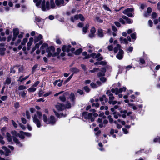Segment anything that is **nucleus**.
<instances>
[{
	"mask_svg": "<svg viewBox=\"0 0 160 160\" xmlns=\"http://www.w3.org/2000/svg\"><path fill=\"white\" fill-rule=\"evenodd\" d=\"M70 70L73 74L77 73L79 71V70L76 68H72L70 69Z\"/></svg>",
	"mask_w": 160,
	"mask_h": 160,
	"instance_id": "20",
	"label": "nucleus"
},
{
	"mask_svg": "<svg viewBox=\"0 0 160 160\" xmlns=\"http://www.w3.org/2000/svg\"><path fill=\"white\" fill-rule=\"evenodd\" d=\"M157 17V14L156 13L153 12L152 14V18H155Z\"/></svg>",
	"mask_w": 160,
	"mask_h": 160,
	"instance_id": "60",
	"label": "nucleus"
},
{
	"mask_svg": "<svg viewBox=\"0 0 160 160\" xmlns=\"http://www.w3.org/2000/svg\"><path fill=\"white\" fill-rule=\"evenodd\" d=\"M2 149L5 150V155L6 156H8L9 155V153L11 152L10 150L8 149L6 147L3 146L2 147Z\"/></svg>",
	"mask_w": 160,
	"mask_h": 160,
	"instance_id": "17",
	"label": "nucleus"
},
{
	"mask_svg": "<svg viewBox=\"0 0 160 160\" xmlns=\"http://www.w3.org/2000/svg\"><path fill=\"white\" fill-rule=\"evenodd\" d=\"M95 58H97L96 60L98 61H101L103 59L102 57L101 56V54L99 53L97 54Z\"/></svg>",
	"mask_w": 160,
	"mask_h": 160,
	"instance_id": "21",
	"label": "nucleus"
},
{
	"mask_svg": "<svg viewBox=\"0 0 160 160\" xmlns=\"http://www.w3.org/2000/svg\"><path fill=\"white\" fill-rule=\"evenodd\" d=\"M99 100L100 101L102 102V105L104 104V102H102L103 100H104L106 102L108 101V99L105 95H103L101 97H100Z\"/></svg>",
	"mask_w": 160,
	"mask_h": 160,
	"instance_id": "11",
	"label": "nucleus"
},
{
	"mask_svg": "<svg viewBox=\"0 0 160 160\" xmlns=\"http://www.w3.org/2000/svg\"><path fill=\"white\" fill-rule=\"evenodd\" d=\"M33 2L36 3V6L37 7H40V5L41 3L42 0H33Z\"/></svg>",
	"mask_w": 160,
	"mask_h": 160,
	"instance_id": "25",
	"label": "nucleus"
},
{
	"mask_svg": "<svg viewBox=\"0 0 160 160\" xmlns=\"http://www.w3.org/2000/svg\"><path fill=\"white\" fill-rule=\"evenodd\" d=\"M153 141L154 142H159L160 143V138L158 137L154 139Z\"/></svg>",
	"mask_w": 160,
	"mask_h": 160,
	"instance_id": "56",
	"label": "nucleus"
},
{
	"mask_svg": "<svg viewBox=\"0 0 160 160\" xmlns=\"http://www.w3.org/2000/svg\"><path fill=\"white\" fill-rule=\"evenodd\" d=\"M147 12L148 13L150 14L152 12V9L150 7H148L147 10Z\"/></svg>",
	"mask_w": 160,
	"mask_h": 160,
	"instance_id": "61",
	"label": "nucleus"
},
{
	"mask_svg": "<svg viewBox=\"0 0 160 160\" xmlns=\"http://www.w3.org/2000/svg\"><path fill=\"white\" fill-rule=\"evenodd\" d=\"M18 69V67H14L12 68H11V73H14L16 72V69Z\"/></svg>",
	"mask_w": 160,
	"mask_h": 160,
	"instance_id": "37",
	"label": "nucleus"
},
{
	"mask_svg": "<svg viewBox=\"0 0 160 160\" xmlns=\"http://www.w3.org/2000/svg\"><path fill=\"white\" fill-rule=\"evenodd\" d=\"M53 111L55 113V115L58 118H60V117H65V115L63 114L62 113H61L60 114H59L55 110H53Z\"/></svg>",
	"mask_w": 160,
	"mask_h": 160,
	"instance_id": "28",
	"label": "nucleus"
},
{
	"mask_svg": "<svg viewBox=\"0 0 160 160\" xmlns=\"http://www.w3.org/2000/svg\"><path fill=\"white\" fill-rule=\"evenodd\" d=\"M8 98V97L6 96H2L0 98L3 101H5Z\"/></svg>",
	"mask_w": 160,
	"mask_h": 160,
	"instance_id": "62",
	"label": "nucleus"
},
{
	"mask_svg": "<svg viewBox=\"0 0 160 160\" xmlns=\"http://www.w3.org/2000/svg\"><path fill=\"white\" fill-rule=\"evenodd\" d=\"M98 34L99 37H103L104 36L103 30L101 29H99L98 31Z\"/></svg>",
	"mask_w": 160,
	"mask_h": 160,
	"instance_id": "18",
	"label": "nucleus"
},
{
	"mask_svg": "<svg viewBox=\"0 0 160 160\" xmlns=\"http://www.w3.org/2000/svg\"><path fill=\"white\" fill-rule=\"evenodd\" d=\"M123 51L122 49L120 50L116 57L119 60L122 59L123 57Z\"/></svg>",
	"mask_w": 160,
	"mask_h": 160,
	"instance_id": "12",
	"label": "nucleus"
},
{
	"mask_svg": "<svg viewBox=\"0 0 160 160\" xmlns=\"http://www.w3.org/2000/svg\"><path fill=\"white\" fill-rule=\"evenodd\" d=\"M97 76L99 77L104 76L105 75V73L101 71L100 72H98L97 73Z\"/></svg>",
	"mask_w": 160,
	"mask_h": 160,
	"instance_id": "42",
	"label": "nucleus"
},
{
	"mask_svg": "<svg viewBox=\"0 0 160 160\" xmlns=\"http://www.w3.org/2000/svg\"><path fill=\"white\" fill-rule=\"evenodd\" d=\"M22 132L23 133L24 135H25L28 137H30L31 136V134L29 133L24 132L22 131H20V133H22Z\"/></svg>",
	"mask_w": 160,
	"mask_h": 160,
	"instance_id": "43",
	"label": "nucleus"
},
{
	"mask_svg": "<svg viewBox=\"0 0 160 160\" xmlns=\"http://www.w3.org/2000/svg\"><path fill=\"white\" fill-rule=\"evenodd\" d=\"M66 93H65L64 95H62V96H60L59 97V99L62 102H64L66 100V97L65 94H66Z\"/></svg>",
	"mask_w": 160,
	"mask_h": 160,
	"instance_id": "36",
	"label": "nucleus"
},
{
	"mask_svg": "<svg viewBox=\"0 0 160 160\" xmlns=\"http://www.w3.org/2000/svg\"><path fill=\"white\" fill-rule=\"evenodd\" d=\"M128 24H131L133 22V20L128 18L126 20Z\"/></svg>",
	"mask_w": 160,
	"mask_h": 160,
	"instance_id": "53",
	"label": "nucleus"
},
{
	"mask_svg": "<svg viewBox=\"0 0 160 160\" xmlns=\"http://www.w3.org/2000/svg\"><path fill=\"white\" fill-rule=\"evenodd\" d=\"M14 106L16 109L18 108L20 106L19 103L18 102H15L14 104Z\"/></svg>",
	"mask_w": 160,
	"mask_h": 160,
	"instance_id": "49",
	"label": "nucleus"
},
{
	"mask_svg": "<svg viewBox=\"0 0 160 160\" xmlns=\"http://www.w3.org/2000/svg\"><path fill=\"white\" fill-rule=\"evenodd\" d=\"M111 90H107L106 94L108 95L109 97V103L110 104L115 105L117 103V102L116 100H114L115 97L113 96V94L111 93Z\"/></svg>",
	"mask_w": 160,
	"mask_h": 160,
	"instance_id": "3",
	"label": "nucleus"
},
{
	"mask_svg": "<svg viewBox=\"0 0 160 160\" xmlns=\"http://www.w3.org/2000/svg\"><path fill=\"white\" fill-rule=\"evenodd\" d=\"M69 98L71 100L72 102V103L74 102L75 99V96L74 94L72 92L70 95Z\"/></svg>",
	"mask_w": 160,
	"mask_h": 160,
	"instance_id": "26",
	"label": "nucleus"
},
{
	"mask_svg": "<svg viewBox=\"0 0 160 160\" xmlns=\"http://www.w3.org/2000/svg\"><path fill=\"white\" fill-rule=\"evenodd\" d=\"M56 6L54 0H50L46 2L43 0L41 3V8L42 10L44 11H46L51 8H54Z\"/></svg>",
	"mask_w": 160,
	"mask_h": 160,
	"instance_id": "1",
	"label": "nucleus"
},
{
	"mask_svg": "<svg viewBox=\"0 0 160 160\" xmlns=\"http://www.w3.org/2000/svg\"><path fill=\"white\" fill-rule=\"evenodd\" d=\"M120 41L121 43H124L126 44H127L128 42L126 38H123L122 37H120L119 38Z\"/></svg>",
	"mask_w": 160,
	"mask_h": 160,
	"instance_id": "22",
	"label": "nucleus"
},
{
	"mask_svg": "<svg viewBox=\"0 0 160 160\" xmlns=\"http://www.w3.org/2000/svg\"><path fill=\"white\" fill-rule=\"evenodd\" d=\"M19 34V30L18 29H13V35L17 36Z\"/></svg>",
	"mask_w": 160,
	"mask_h": 160,
	"instance_id": "35",
	"label": "nucleus"
},
{
	"mask_svg": "<svg viewBox=\"0 0 160 160\" xmlns=\"http://www.w3.org/2000/svg\"><path fill=\"white\" fill-rule=\"evenodd\" d=\"M3 137L0 135V142L1 144L3 145L5 144V142L3 140Z\"/></svg>",
	"mask_w": 160,
	"mask_h": 160,
	"instance_id": "44",
	"label": "nucleus"
},
{
	"mask_svg": "<svg viewBox=\"0 0 160 160\" xmlns=\"http://www.w3.org/2000/svg\"><path fill=\"white\" fill-rule=\"evenodd\" d=\"M126 89V88L125 87H123L119 89L117 88H112L111 89V92L113 93H115L116 95H118L119 93L122 92L123 91H125Z\"/></svg>",
	"mask_w": 160,
	"mask_h": 160,
	"instance_id": "7",
	"label": "nucleus"
},
{
	"mask_svg": "<svg viewBox=\"0 0 160 160\" xmlns=\"http://www.w3.org/2000/svg\"><path fill=\"white\" fill-rule=\"evenodd\" d=\"M56 108L58 111H62L65 108V107L64 105L58 103L56 105Z\"/></svg>",
	"mask_w": 160,
	"mask_h": 160,
	"instance_id": "9",
	"label": "nucleus"
},
{
	"mask_svg": "<svg viewBox=\"0 0 160 160\" xmlns=\"http://www.w3.org/2000/svg\"><path fill=\"white\" fill-rule=\"evenodd\" d=\"M43 120L44 122L47 124H48V119L47 117L45 114H43Z\"/></svg>",
	"mask_w": 160,
	"mask_h": 160,
	"instance_id": "30",
	"label": "nucleus"
},
{
	"mask_svg": "<svg viewBox=\"0 0 160 160\" xmlns=\"http://www.w3.org/2000/svg\"><path fill=\"white\" fill-rule=\"evenodd\" d=\"M108 119L109 120V122L110 123H112L113 121V118H112V117L110 115H109L108 117Z\"/></svg>",
	"mask_w": 160,
	"mask_h": 160,
	"instance_id": "55",
	"label": "nucleus"
},
{
	"mask_svg": "<svg viewBox=\"0 0 160 160\" xmlns=\"http://www.w3.org/2000/svg\"><path fill=\"white\" fill-rule=\"evenodd\" d=\"M130 36L132 39L135 40L136 39V33L131 34L130 35Z\"/></svg>",
	"mask_w": 160,
	"mask_h": 160,
	"instance_id": "45",
	"label": "nucleus"
},
{
	"mask_svg": "<svg viewBox=\"0 0 160 160\" xmlns=\"http://www.w3.org/2000/svg\"><path fill=\"white\" fill-rule=\"evenodd\" d=\"M95 32H96V30H95V29L94 28V27H92L90 30V32L95 34Z\"/></svg>",
	"mask_w": 160,
	"mask_h": 160,
	"instance_id": "58",
	"label": "nucleus"
},
{
	"mask_svg": "<svg viewBox=\"0 0 160 160\" xmlns=\"http://www.w3.org/2000/svg\"><path fill=\"white\" fill-rule=\"evenodd\" d=\"M36 90V88L33 87L32 86L30 88L28 89V91L29 92H34Z\"/></svg>",
	"mask_w": 160,
	"mask_h": 160,
	"instance_id": "33",
	"label": "nucleus"
},
{
	"mask_svg": "<svg viewBox=\"0 0 160 160\" xmlns=\"http://www.w3.org/2000/svg\"><path fill=\"white\" fill-rule=\"evenodd\" d=\"M82 52V49L81 48H80L75 52V54L76 55H79Z\"/></svg>",
	"mask_w": 160,
	"mask_h": 160,
	"instance_id": "32",
	"label": "nucleus"
},
{
	"mask_svg": "<svg viewBox=\"0 0 160 160\" xmlns=\"http://www.w3.org/2000/svg\"><path fill=\"white\" fill-rule=\"evenodd\" d=\"M26 88V87L24 85H20L18 87V89L19 90H21L24 89Z\"/></svg>",
	"mask_w": 160,
	"mask_h": 160,
	"instance_id": "51",
	"label": "nucleus"
},
{
	"mask_svg": "<svg viewBox=\"0 0 160 160\" xmlns=\"http://www.w3.org/2000/svg\"><path fill=\"white\" fill-rule=\"evenodd\" d=\"M61 50L60 48H58L57 49V52H54V53L52 54V57H54L55 56H58L60 52H61Z\"/></svg>",
	"mask_w": 160,
	"mask_h": 160,
	"instance_id": "24",
	"label": "nucleus"
},
{
	"mask_svg": "<svg viewBox=\"0 0 160 160\" xmlns=\"http://www.w3.org/2000/svg\"><path fill=\"white\" fill-rule=\"evenodd\" d=\"M26 115L27 118L28 119H30V115L29 112L28 111H27L26 112Z\"/></svg>",
	"mask_w": 160,
	"mask_h": 160,
	"instance_id": "54",
	"label": "nucleus"
},
{
	"mask_svg": "<svg viewBox=\"0 0 160 160\" xmlns=\"http://www.w3.org/2000/svg\"><path fill=\"white\" fill-rule=\"evenodd\" d=\"M33 41V39L32 38H29V41L27 43V49L28 50H29L30 48V46L32 45V42Z\"/></svg>",
	"mask_w": 160,
	"mask_h": 160,
	"instance_id": "15",
	"label": "nucleus"
},
{
	"mask_svg": "<svg viewBox=\"0 0 160 160\" xmlns=\"http://www.w3.org/2000/svg\"><path fill=\"white\" fill-rule=\"evenodd\" d=\"M48 47V44L47 43L43 44L41 47V49H43Z\"/></svg>",
	"mask_w": 160,
	"mask_h": 160,
	"instance_id": "52",
	"label": "nucleus"
},
{
	"mask_svg": "<svg viewBox=\"0 0 160 160\" xmlns=\"http://www.w3.org/2000/svg\"><path fill=\"white\" fill-rule=\"evenodd\" d=\"M7 139L8 141L9 142H11L12 143V140L11 136L10 134L8 132H7L6 133Z\"/></svg>",
	"mask_w": 160,
	"mask_h": 160,
	"instance_id": "19",
	"label": "nucleus"
},
{
	"mask_svg": "<svg viewBox=\"0 0 160 160\" xmlns=\"http://www.w3.org/2000/svg\"><path fill=\"white\" fill-rule=\"evenodd\" d=\"M42 116V113L39 111L37 112V114H34L33 117V121L37 125L38 128H40L41 126L40 121L38 118H41Z\"/></svg>",
	"mask_w": 160,
	"mask_h": 160,
	"instance_id": "2",
	"label": "nucleus"
},
{
	"mask_svg": "<svg viewBox=\"0 0 160 160\" xmlns=\"http://www.w3.org/2000/svg\"><path fill=\"white\" fill-rule=\"evenodd\" d=\"M11 82V79L9 78H7L5 82V84H9Z\"/></svg>",
	"mask_w": 160,
	"mask_h": 160,
	"instance_id": "38",
	"label": "nucleus"
},
{
	"mask_svg": "<svg viewBox=\"0 0 160 160\" xmlns=\"http://www.w3.org/2000/svg\"><path fill=\"white\" fill-rule=\"evenodd\" d=\"M55 2L56 5L59 7L64 5V0H55Z\"/></svg>",
	"mask_w": 160,
	"mask_h": 160,
	"instance_id": "14",
	"label": "nucleus"
},
{
	"mask_svg": "<svg viewBox=\"0 0 160 160\" xmlns=\"http://www.w3.org/2000/svg\"><path fill=\"white\" fill-rule=\"evenodd\" d=\"M38 66V65L36 64L34 65V66L32 67V73H33L35 71L36 68H37Z\"/></svg>",
	"mask_w": 160,
	"mask_h": 160,
	"instance_id": "50",
	"label": "nucleus"
},
{
	"mask_svg": "<svg viewBox=\"0 0 160 160\" xmlns=\"http://www.w3.org/2000/svg\"><path fill=\"white\" fill-rule=\"evenodd\" d=\"M42 36L41 34H39L38 36H36L34 38V42L35 43H37L42 38Z\"/></svg>",
	"mask_w": 160,
	"mask_h": 160,
	"instance_id": "16",
	"label": "nucleus"
},
{
	"mask_svg": "<svg viewBox=\"0 0 160 160\" xmlns=\"http://www.w3.org/2000/svg\"><path fill=\"white\" fill-rule=\"evenodd\" d=\"M91 86L93 88H96L98 87L97 84L94 82H92L90 84Z\"/></svg>",
	"mask_w": 160,
	"mask_h": 160,
	"instance_id": "47",
	"label": "nucleus"
},
{
	"mask_svg": "<svg viewBox=\"0 0 160 160\" xmlns=\"http://www.w3.org/2000/svg\"><path fill=\"white\" fill-rule=\"evenodd\" d=\"M43 43V42L42 41H40L38 43H37L36 44L35 47L36 48H39V46L40 45H41Z\"/></svg>",
	"mask_w": 160,
	"mask_h": 160,
	"instance_id": "46",
	"label": "nucleus"
},
{
	"mask_svg": "<svg viewBox=\"0 0 160 160\" xmlns=\"http://www.w3.org/2000/svg\"><path fill=\"white\" fill-rule=\"evenodd\" d=\"M108 49L109 51H112L113 49V46L112 45L108 46Z\"/></svg>",
	"mask_w": 160,
	"mask_h": 160,
	"instance_id": "57",
	"label": "nucleus"
},
{
	"mask_svg": "<svg viewBox=\"0 0 160 160\" xmlns=\"http://www.w3.org/2000/svg\"><path fill=\"white\" fill-rule=\"evenodd\" d=\"M148 23L150 27H152V26L153 23L151 20H149L148 21Z\"/></svg>",
	"mask_w": 160,
	"mask_h": 160,
	"instance_id": "64",
	"label": "nucleus"
},
{
	"mask_svg": "<svg viewBox=\"0 0 160 160\" xmlns=\"http://www.w3.org/2000/svg\"><path fill=\"white\" fill-rule=\"evenodd\" d=\"M78 15V19H79L80 20L83 21L84 20L85 18L81 14H79Z\"/></svg>",
	"mask_w": 160,
	"mask_h": 160,
	"instance_id": "40",
	"label": "nucleus"
},
{
	"mask_svg": "<svg viewBox=\"0 0 160 160\" xmlns=\"http://www.w3.org/2000/svg\"><path fill=\"white\" fill-rule=\"evenodd\" d=\"M120 112L122 114L121 116L124 118H125L127 115V111L126 110L121 111Z\"/></svg>",
	"mask_w": 160,
	"mask_h": 160,
	"instance_id": "31",
	"label": "nucleus"
},
{
	"mask_svg": "<svg viewBox=\"0 0 160 160\" xmlns=\"http://www.w3.org/2000/svg\"><path fill=\"white\" fill-rule=\"evenodd\" d=\"M99 69V68H95L92 70H90V72L91 73H93L95 72H97V71Z\"/></svg>",
	"mask_w": 160,
	"mask_h": 160,
	"instance_id": "39",
	"label": "nucleus"
},
{
	"mask_svg": "<svg viewBox=\"0 0 160 160\" xmlns=\"http://www.w3.org/2000/svg\"><path fill=\"white\" fill-rule=\"evenodd\" d=\"M55 48L53 46L48 47L46 49V52L48 53V57H50L54 52Z\"/></svg>",
	"mask_w": 160,
	"mask_h": 160,
	"instance_id": "8",
	"label": "nucleus"
},
{
	"mask_svg": "<svg viewBox=\"0 0 160 160\" xmlns=\"http://www.w3.org/2000/svg\"><path fill=\"white\" fill-rule=\"evenodd\" d=\"M18 94L20 96H21L22 97L24 98L25 97L26 94L24 91L19 92Z\"/></svg>",
	"mask_w": 160,
	"mask_h": 160,
	"instance_id": "34",
	"label": "nucleus"
},
{
	"mask_svg": "<svg viewBox=\"0 0 160 160\" xmlns=\"http://www.w3.org/2000/svg\"><path fill=\"white\" fill-rule=\"evenodd\" d=\"M78 19V15H77L74 16L73 17H72L70 18L71 21L72 22H74L75 21Z\"/></svg>",
	"mask_w": 160,
	"mask_h": 160,
	"instance_id": "27",
	"label": "nucleus"
},
{
	"mask_svg": "<svg viewBox=\"0 0 160 160\" xmlns=\"http://www.w3.org/2000/svg\"><path fill=\"white\" fill-rule=\"evenodd\" d=\"M48 124H51L52 125L54 124L56 121L54 117L53 116H51L48 119Z\"/></svg>",
	"mask_w": 160,
	"mask_h": 160,
	"instance_id": "10",
	"label": "nucleus"
},
{
	"mask_svg": "<svg viewBox=\"0 0 160 160\" xmlns=\"http://www.w3.org/2000/svg\"><path fill=\"white\" fill-rule=\"evenodd\" d=\"M82 118H84L85 119H90L91 122H93L94 121V118L92 117V113H88L87 112H84L82 113Z\"/></svg>",
	"mask_w": 160,
	"mask_h": 160,
	"instance_id": "6",
	"label": "nucleus"
},
{
	"mask_svg": "<svg viewBox=\"0 0 160 160\" xmlns=\"http://www.w3.org/2000/svg\"><path fill=\"white\" fill-rule=\"evenodd\" d=\"M96 20L98 22L100 23H102L103 21L102 20L100 19V18L99 17H96Z\"/></svg>",
	"mask_w": 160,
	"mask_h": 160,
	"instance_id": "63",
	"label": "nucleus"
},
{
	"mask_svg": "<svg viewBox=\"0 0 160 160\" xmlns=\"http://www.w3.org/2000/svg\"><path fill=\"white\" fill-rule=\"evenodd\" d=\"M89 26V24L87 23L86 25L83 28V34H85L87 32Z\"/></svg>",
	"mask_w": 160,
	"mask_h": 160,
	"instance_id": "23",
	"label": "nucleus"
},
{
	"mask_svg": "<svg viewBox=\"0 0 160 160\" xmlns=\"http://www.w3.org/2000/svg\"><path fill=\"white\" fill-rule=\"evenodd\" d=\"M71 46L70 45H68L67 46L64 45L63 46L62 48V50L64 52L66 51L67 52H69L70 51V49L71 48Z\"/></svg>",
	"mask_w": 160,
	"mask_h": 160,
	"instance_id": "13",
	"label": "nucleus"
},
{
	"mask_svg": "<svg viewBox=\"0 0 160 160\" xmlns=\"http://www.w3.org/2000/svg\"><path fill=\"white\" fill-rule=\"evenodd\" d=\"M11 133L12 136L13 140L16 144L18 145L19 147L22 146V144L21 143L18 139L16 138V137L19 136V133H18L16 131L14 130L11 132Z\"/></svg>",
	"mask_w": 160,
	"mask_h": 160,
	"instance_id": "4",
	"label": "nucleus"
},
{
	"mask_svg": "<svg viewBox=\"0 0 160 160\" xmlns=\"http://www.w3.org/2000/svg\"><path fill=\"white\" fill-rule=\"evenodd\" d=\"M84 89L87 92H88L90 91V89L88 87L86 86L84 87Z\"/></svg>",
	"mask_w": 160,
	"mask_h": 160,
	"instance_id": "59",
	"label": "nucleus"
},
{
	"mask_svg": "<svg viewBox=\"0 0 160 160\" xmlns=\"http://www.w3.org/2000/svg\"><path fill=\"white\" fill-rule=\"evenodd\" d=\"M121 46L119 44H118L116 47H115L114 48V51L115 52H117L118 50H120V48H121Z\"/></svg>",
	"mask_w": 160,
	"mask_h": 160,
	"instance_id": "29",
	"label": "nucleus"
},
{
	"mask_svg": "<svg viewBox=\"0 0 160 160\" xmlns=\"http://www.w3.org/2000/svg\"><path fill=\"white\" fill-rule=\"evenodd\" d=\"M27 41H28V39H27V38H24L23 39V41H22V42L21 43L22 45H24L26 44V43L27 42Z\"/></svg>",
	"mask_w": 160,
	"mask_h": 160,
	"instance_id": "48",
	"label": "nucleus"
},
{
	"mask_svg": "<svg viewBox=\"0 0 160 160\" xmlns=\"http://www.w3.org/2000/svg\"><path fill=\"white\" fill-rule=\"evenodd\" d=\"M113 114L114 115V117L115 119H117L118 117H121V115L120 114H116V113L115 112H113Z\"/></svg>",
	"mask_w": 160,
	"mask_h": 160,
	"instance_id": "41",
	"label": "nucleus"
},
{
	"mask_svg": "<svg viewBox=\"0 0 160 160\" xmlns=\"http://www.w3.org/2000/svg\"><path fill=\"white\" fill-rule=\"evenodd\" d=\"M134 11L133 8H127L123 11V13L129 17H132L134 16V13L133 12Z\"/></svg>",
	"mask_w": 160,
	"mask_h": 160,
	"instance_id": "5",
	"label": "nucleus"
}]
</instances>
